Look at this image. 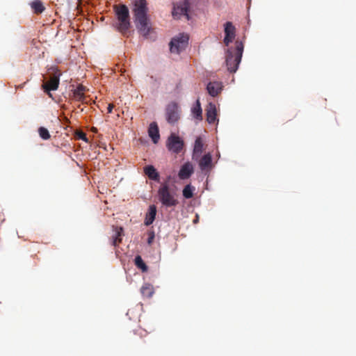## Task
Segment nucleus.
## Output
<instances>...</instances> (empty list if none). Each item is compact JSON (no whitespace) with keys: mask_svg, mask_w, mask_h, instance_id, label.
Masks as SVG:
<instances>
[{"mask_svg":"<svg viewBox=\"0 0 356 356\" xmlns=\"http://www.w3.org/2000/svg\"><path fill=\"white\" fill-rule=\"evenodd\" d=\"M92 131L93 132H97V128L93 127V128L92 129Z\"/></svg>","mask_w":356,"mask_h":356,"instance_id":"2f4dec72","label":"nucleus"},{"mask_svg":"<svg viewBox=\"0 0 356 356\" xmlns=\"http://www.w3.org/2000/svg\"><path fill=\"white\" fill-rule=\"evenodd\" d=\"M167 146L169 150L179 153L183 148L184 142L179 136L172 134L168 139Z\"/></svg>","mask_w":356,"mask_h":356,"instance_id":"6e6552de","label":"nucleus"},{"mask_svg":"<svg viewBox=\"0 0 356 356\" xmlns=\"http://www.w3.org/2000/svg\"><path fill=\"white\" fill-rule=\"evenodd\" d=\"M115 234L112 236V245L118 246L122 242V236L124 234L122 227H115Z\"/></svg>","mask_w":356,"mask_h":356,"instance_id":"6ab92c4d","label":"nucleus"},{"mask_svg":"<svg viewBox=\"0 0 356 356\" xmlns=\"http://www.w3.org/2000/svg\"><path fill=\"white\" fill-rule=\"evenodd\" d=\"M140 293L145 298H150L154 293V287L152 284L146 283L140 289Z\"/></svg>","mask_w":356,"mask_h":356,"instance_id":"aec40b11","label":"nucleus"},{"mask_svg":"<svg viewBox=\"0 0 356 356\" xmlns=\"http://www.w3.org/2000/svg\"><path fill=\"white\" fill-rule=\"evenodd\" d=\"M166 120L169 124H174L179 119V110L178 104L175 102H170L165 108Z\"/></svg>","mask_w":356,"mask_h":356,"instance_id":"423d86ee","label":"nucleus"},{"mask_svg":"<svg viewBox=\"0 0 356 356\" xmlns=\"http://www.w3.org/2000/svg\"><path fill=\"white\" fill-rule=\"evenodd\" d=\"M133 13L136 23V27L143 36L147 37L150 31L147 22V7L146 0H133Z\"/></svg>","mask_w":356,"mask_h":356,"instance_id":"f257e3e1","label":"nucleus"},{"mask_svg":"<svg viewBox=\"0 0 356 356\" xmlns=\"http://www.w3.org/2000/svg\"><path fill=\"white\" fill-rule=\"evenodd\" d=\"M31 7L33 9V12L35 14L42 13L45 8L42 3V2L40 0H35L31 3Z\"/></svg>","mask_w":356,"mask_h":356,"instance_id":"4be33fe9","label":"nucleus"},{"mask_svg":"<svg viewBox=\"0 0 356 356\" xmlns=\"http://www.w3.org/2000/svg\"><path fill=\"white\" fill-rule=\"evenodd\" d=\"M114 105L113 104H109L107 108V111L108 113H111L113 111Z\"/></svg>","mask_w":356,"mask_h":356,"instance_id":"c85d7f7f","label":"nucleus"},{"mask_svg":"<svg viewBox=\"0 0 356 356\" xmlns=\"http://www.w3.org/2000/svg\"><path fill=\"white\" fill-rule=\"evenodd\" d=\"M189 38L188 35L180 33L173 38L170 42V50L171 53L179 54L184 50L188 44Z\"/></svg>","mask_w":356,"mask_h":356,"instance_id":"39448f33","label":"nucleus"},{"mask_svg":"<svg viewBox=\"0 0 356 356\" xmlns=\"http://www.w3.org/2000/svg\"><path fill=\"white\" fill-rule=\"evenodd\" d=\"M155 235L153 231L148 233L147 243L151 245L154 239Z\"/></svg>","mask_w":356,"mask_h":356,"instance_id":"cd10ccee","label":"nucleus"},{"mask_svg":"<svg viewBox=\"0 0 356 356\" xmlns=\"http://www.w3.org/2000/svg\"><path fill=\"white\" fill-rule=\"evenodd\" d=\"M189 7L190 3L188 0H184L179 5H174L172 15L177 18H179L181 15H185L186 16L187 19H189V15L188 14Z\"/></svg>","mask_w":356,"mask_h":356,"instance_id":"1a4fd4ad","label":"nucleus"},{"mask_svg":"<svg viewBox=\"0 0 356 356\" xmlns=\"http://www.w3.org/2000/svg\"><path fill=\"white\" fill-rule=\"evenodd\" d=\"M222 88L221 82L219 81H211L207 84V90L209 94L212 97L217 96L220 93Z\"/></svg>","mask_w":356,"mask_h":356,"instance_id":"9b49d317","label":"nucleus"},{"mask_svg":"<svg viewBox=\"0 0 356 356\" xmlns=\"http://www.w3.org/2000/svg\"><path fill=\"white\" fill-rule=\"evenodd\" d=\"M236 29L232 22H227L225 24V38L224 43L226 46H229V44L233 41L235 38Z\"/></svg>","mask_w":356,"mask_h":356,"instance_id":"9d476101","label":"nucleus"},{"mask_svg":"<svg viewBox=\"0 0 356 356\" xmlns=\"http://www.w3.org/2000/svg\"><path fill=\"white\" fill-rule=\"evenodd\" d=\"M203 149V142L200 137L196 138L195 141L194 145V152L195 153H202Z\"/></svg>","mask_w":356,"mask_h":356,"instance_id":"a878e982","label":"nucleus"},{"mask_svg":"<svg viewBox=\"0 0 356 356\" xmlns=\"http://www.w3.org/2000/svg\"><path fill=\"white\" fill-rule=\"evenodd\" d=\"M176 196V193L170 190L167 182L162 184L158 190L159 200L165 207H174L179 204Z\"/></svg>","mask_w":356,"mask_h":356,"instance_id":"20e7f679","label":"nucleus"},{"mask_svg":"<svg viewBox=\"0 0 356 356\" xmlns=\"http://www.w3.org/2000/svg\"><path fill=\"white\" fill-rule=\"evenodd\" d=\"M114 11L117 18L115 27L122 35L128 36L131 26L129 11L127 6L124 4L114 6Z\"/></svg>","mask_w":356,"mask_h":356,"instance_id":"f03ea898","label":"nucleus"},{"mask_svg":"<svg viewBox=\"0 0 356 356\" xmlns=\"http://www.w3.org/2000/svg\"><path fill=\"white\" fill-rule=\"evenodd\" d=\"M86 88L79 84L76 89L73 90V97L76 101L86 102V96L84 95Z\"/></svg>","mask_w":356,"mask_h":356,"instance_id":"f3484780","label":"nucleus"},{"mask_svg":"<svg viewBox=\"0 0 356 356\" xmlns=\"http://www.w3.org/2000/svg\"><path fill=\"white\" fill-rule=\"evenodd\" d=\"M192 113L193 117L199 120L202 119V110L199 99H197L195 105L192 108Z\"/></svg>","mask_w":356,"mask_h":356,"instance_id":"412c9836","label":"nucleus"},{"mask_svg":"<svg viewBox=\"0 0 356 356\" xmlns=\"http://www.w3.org/2000/svg\"><path fill=\"white\" fill-rule=\"evenodd\" d=\"M79 138L84 140H87V138H86V134L83 132H81L80 134H79Z\"/></svg>","mask_w":356,"mask_h":356,"instance_id":"c756f323","label":"nucleus"},{"mask_svg":"<svg viewBox=\"0 0 356 356\" xmlns=\"http://www.w3.org/2000/svg\"><path fill=\"white\" fill-rule=\"evenodd\" d=\"M148 134L149 136L152 138L154 143H157L159 138V127L156 122H152L149 124V129H148Z\"/></svg>","mask_w":356,"mask_h":356,"instance_id":"2eb2a0df","label":"nucleus"},{"mask_svg":"<svg viewBox=\"0 0 356 356\" xmlns=\"http://www.w3.org/2000/svg\"><path fill=\"white\" fill-rule=\"evenodd\" d=\"M199 166L201 170H208L212 168V156L210 153L204 154L199 161Z\"/></svg>","mask_w":356,"mask_h":356,"instance_id":"ddd939ff","label":"nucleus"},{"mask_svg":"<svg viewBox=\"0 0 356 356\" xmlns=\"http://www.w3.org/2000/svg\"><path fill=\"white\" fill-rule=\"evenodd\" d=\"M144 172L150 179L159 181V174L153 165H146L144 168Z\"/></svg>","mask_w":356,"mask_h":356,"instance_id":"a211bd4d","label":"nucleus"},{"mask_svg":"<svg viewBox=\"0 0 356 356\" xmlns=\"http://www.w3.org/2000/svg\"><path fill=\"white\" fill-rule=\"evenodd\" d=\"M193 173V165L191 163L188 162L181 166L178 175L181 179H186L189 178Z\"/></svg>","mask_w":356,"mask_h":356,"instance_id":"f8f14e48","label":"nucleus"},{"mask_svg":"<svg viewBox=\"0 0 356 356\" xmlns=\"http://www.w3.org/2000/svg\"><path fill=\"white\" fill-rule=\"evenodd\" d=\"M217 111L216 105L210 102L207 108V120L209 124H213L216 120Z\"/></svg>","mask_w":356,"mask_h":356,"instance_id":"4468645a","label":"nucleus"},{"mask_svg":"<svg viewBox=\"0 0 356 356\" xmlns=\"http://www.w3.org/2000/svg\"><path fill=\"white\" fill-rule=\"evenodd\" d=\"M156 215V207L155 205L152 204L149 207L148 211L145 215V219L144 224L146 226H149L153 223L155 220V217Z\"/></svg>","mask_w":356,"mask_h":356,"instance_id":"dca6fc26","label":"nucleus"},{"mask_svg":"<svg viewBox=\"0 0 356 356\" xmlns=\"http://www.w3.org/2000/svg\"><path fill=\"white\" fill-rule=\"evenodd\" d=\"M198 220H199V216L198 215H196V218L193 220V223H197L198 222Z\"/></svg>","mask_w":356,"mask_h":356,"instance_id":"7c9ffc66","label":"nucleus"},{"mask_svg":"<svg viewBox=\"0 0 356 356\" xmlns=\"http://www.w3.org/2000/svg\"><path fill=\"white\" fill-rule=\"evenodd\" d=\"M147 334H148V332L147 330L139 327L133 331L134 336L131 337V340L132 341V342L136 343H137V340L136 339V336H138L140 339H142V338L145 337L147 335Z\"/></svg>","mask_w":356,"mask_h":356,"instance_id":"5701e85b","label":"nucleus"},{"mask_svg":"<svg viewBox=\"0 0 356 356\" xmlns=\"http://www.w3.org/2000/svg\"><path fill=\"white\" fill-rule=\"evenodd\" d=\"M194 190V187H192L190 184L186 185L183 189V196L186 199L193 197Z\"/></svg>","mask_w":356,"mask_h":356,"instance_id":"393cba45","label":"nucleus"},{"mask_svg":"<svg viewBox=\"0 0 356 356\" xmlns=\"http://www.w3.org/2000/svg\"><path fill=\"white\" fill-rule=\"evenodd\" d=\"M134 262L137 268L140 269L143 272L147 271L148 268L140 255H138L135 257Z\"/></svg>","mask_w":356,"mask_h":356,"instance_id":"b1692460","label":"nucleus"},{"mask_svg":"<svg viewBox=\"0 0 356 356\" xmlns=\"http://www.w3.org/2000/svg\"><path fill=\"white\" fill-rule=\"evenodd\" d=\"M38 134L40 135V136L43 139V140H48L50 138L51 136L49 134V131L47 130V129H46L45 127H40L39 129H38Z\"/></svg>","mask_w":356,"mask_h":356,"instance_id":"bb28decb","label":"nucleus"},{"mask_svg":"<svg viewBox=\"0 0 356 356\" xmlns=\"http://www.w3.org/2000/svg\"><path fill=\"white\" fill-rule=\"evenodd\" d=\"M243 44L242 42L236 40L235 42V48H229L226 51L225 62L228 71L235 72L241 63L243 52Z\"/></svg>","mask_w":356,"mask_h":356,"instance_id":"7ed1b4c3","label":"nucleus"},{"mask_svg":"<svg viewBox=\"0 0 356 356\" xmlns=\"http://www.w3.org/2000/svg\"><path fill=\"white\" fill-rule=\"evenodd\" d=\"M60 74H61L60 71L56 69V71L54 72V74L51 77L50 80L42 84V87L44 91L47 92L49 97H51L50 91L56 90L58 88L59 77Z\"/></svg>","mask_w":356,"mask_h":356,"instance_id":"0eeeda50","label":"nucleus"}]
</instances>
